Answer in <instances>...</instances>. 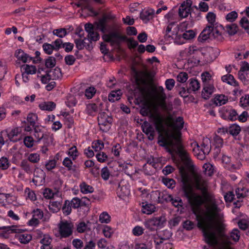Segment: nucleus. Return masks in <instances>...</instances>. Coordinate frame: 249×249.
<instances>
[{"label":"nucleus","mask_w":249,"mask_h":249,"mask_svg":"<svg viewBox=\"0 0 249 249\" xmlns=\"http://www.w3.org/2000/svg\"><path fill=\"white\" fill-rule=\"evenodd\" d=\"M194 180L196 189L201 192L204 204L203 208L200 206L199 213H194L196 218H222L223 214L218 206V200L208 191L207 181L199 175L195 176Z\"/></svg>","instance_id":"obj_1"},{"label":"nucleus","mask_w":249,"mask_h":249,"mask_svg":"<svg viewBox=\"0 0 249 249\" xmlns=\"http://www.w3.org/2000/svg\"><path fill=\"white\" fill-rule=\"evenodd\" d=\"M197 221V227L202 231L205 242L210 246L213 247L217 244V240L215 233V231L221 236L225 237L224 243L230 246L231 244L229 241V236L224 233L226 225L221 220L222 219H196Z\"/></svg>","instance_id":"obj_2"},{"label":"nucleus","mask_w":249,"mask_h":249,"mask_svg":"<svg viewBox=\"0 0 249 249\" xmlns=\"http://www.w3.org/2000/svg\"><path fill=\"white\" fill-rule=\"evenodd\" d=\"M182 189L184 196L187 198L194 213H200V206L203 204L204 200L201 195L193 192L191 179L188 173L183 171L182 168L180 170Z\"/></svg>","instance_id":"obj_3"},{"label":"nucleus","mask_w":249,"mask_h":249,"mask_svg":"<svg viewBox=\"0 0 249 249\" xmlns=\"http://www.w3.org/2000/svg\"><path fill=\"white\" fill-rule=\"evenodd\" d=\"M181 133L177 132L175 134H172L170 136L175 141V144L173 148L170 149L168 151L172 153L175 152L180 158L181 160L187 165L190 164L192 160H191L189 153L185 149L182 143L181 140Z\"/></svg>","instance_id":"obj_4"},{"label":"nucleus","mask_w":249,"mask_h":249,"mask_svg":"<svg viewBox=\"0 0 249 249\" xmlns=\"http://www.w3.org/2000/svg\"><path fill=\"white\" fill-rule=\"evenodd\" d=\"M102 38L104 41L109 42L111 45H119L121 41H125L127 37L121 35L118 32H111L108 34H104L102 36Z\"/></svg>","instance_id":"obj_5"},{"label":"nucleus","mask_w":249,"mask_h":249,"mask_svg":"<svg viewBox=\"0 0 249 249\" xmlns=\"http://www.w3.org/2000/svg\"><path fill=\"white\" fill-rule=\"evenodd\" d=\"M167 120L168 126L174 130L172 134L181 133L180 131L183 128L184 123L182 117H178L175 120L172 116L169 115L167 117Z\"/></svg>","instance_id":"obj_6"},{"label":"nucleus","mask_w":249,"mask_h":249,"mask_svg":"<svg viewBox=\"0 0 249 249\" xmlns=\"http://www.w3.org/2000/svg\"><path fill=\"white\" fill-rule=\"evenodd\" d=\"M166 219H146L144 222L145 227L151 231L162 228L166 222Z\"/></svg>","instance_id":"obj_7"},{"label":"nucleus","mask_w":249,"mask_h":249,"mask_svg":"<svg viewBox=\"0 0 249 249\" xmlns=\"http://www.w3.org/2000/svg\"><path fill=\"white\" fill-rule=\"evenodd\" d=\"M59 232L62 238L70 237L72 234L73 225L67 221H61L59 224Z\"/></svg>","instance_id":"obj_8"},{"label":"nucleus","mask_w":249,"mask_h":249,"mask_svg":"<svg viewBox=\"0 0 249 249\" xmlns=\"http://www.w3.org/2000/svg\"><path fill=\"white\" fill-rule=\"evenodd\" d=\"M192 2L191 0H187L183 2L178 10V16L181 18H185L189 14L190 15Z\"/></svg>","instance_id":"obj_9"},{"label":"nucleus","mask_w":249,"mask_h":249,"mask_svg":"<svg viewBox=\"0 0 249 249\" xmlns=\"http://www.w3.org/2000/svg\"><path fill=\"white\" fill-rule=\"evenodd\" d=\"M1 231L0 232V236L5 239L9 238L10 234L13 232H20L22 231L17 226L12 225L8 226H2L0 227Z\"/></svg>","instance_id":"obj_10"},{"label":"nucleus","mask_w":249,"mask_h":249,"mask_svg":"<svg viewBox=\"0 0 249 249\" xmlns=\"http://www.w3.org/2000/svg\"><path fill=\"white\" fill-rule=\"evenodd\" d=\"M159 133L158 138V143L159 145L163 147L169 146L171 148H173L175 144V141L170 136L172 133L168 135L167 138L164 137L161 133Z\"/></svg>","instance_id":"obj_11"},{"label":"nucleus","mask_w":249,"mask_h":249,"mask_svg":"<svg viewBox=\"0 0 249 249\" xmlns=\"http://www.w3.org/2000/svg\"><path fill=\"white\" fill-rule=\"evenodd\" d=\"M151 118L153 119L156 130L159 133H162L164 130V120L159 113L151 114Z\"/></svg>","instance_id":"obj_12"},{"label":"nucleus","mask_w":249,"mask_h":249,"mask_svg":"<svg viewBox=\"0 0 249 249\" xmlns=\"http://www.w3.org/2000/svg\"><path fill=\"white\" fill-rule=\"evenodd\" d=\"M34 136L37 139V142H39L42 139L51 141L52 138L49 133L44 132L43 128L40 126L36 125L34 127Z\"/></svg>","instance_id":"obj_13"},{"label":"nucleus","mask_w":249,"mask_h":249,"mask_svg":"<svg viewBox=\"0 0 249 249\" xmlns=\"http://www.w3.org/2000/svg\"><path fill=\"white\" fill-rule=\"evenodd\" d=\"M107 115L103 113L98 117V124L101 130L106 132L109 130L110 128V124H111V119L109 120L107 119Z\"/></svg>","instance_id":"obj_14"},{"label":"nucleus","mask_w":249,"mask_h":249,"mask_svg":"<svg viewBox=\"0 0 249 249\" xmlns=\"http://www.w3.org/2000/svg\"><path fill=\"white\" fill-rule=\"evenodd\" d=\"M155 13V10L152 8L144 9L140 13V18L145 23H147L150 20L153 19Z\"/></svg>","instance_id":"obj_15"},{"label":"nucleus","mask_w":249,"mask_h":249,"mask_svg":"<svg viewBox=\"0 0 249 249\" xmlns=\"http://www.w3.org/2000/svg\"><path fill=\"white\" fill-rule=\"evenodd\" d=\"M213 29L211 26H206L199 35L198 41L203 42L208 39H212V32Z\"/></svg>","instance_id":"obj_16"},{"label":"nucleus","mask_w":249,"mask_h":249,"mask_svg":"<svg viewBox=\"0 0 249 249\" xmlns=\"http://www.w3.org/2000/svg\"><path fill=\"white\" fill-rule=\"evenodd\" d=\"M224 110V112L222 115V117L223 119L225 120H230L231 121H234L237 120L238 113L235 109L232 108H226Z\"/></svg>","instance_id":"obj_17"},{"label":"nucleus","mask_w":249,"mask_h":249,"mask_svg":"<svg viewBox=\"0 0 249 249\" xmlns=\"http://www.w3.org/2000/svg\"><path fill=\"white\" fill-rule=\"evenodd\" d=\"M4 133V136H7L10 141L13 142H17L19 139L15 138V137L18 136L21 132V129L20 127H15L9 132L8 133L7 131H3Z\"/></svg>","instance_id":"obj_18"},{"label":"nucleus","mask_w":249,"mask_h":249,"mask_svg":"<svg viewBox=\"0 0 249 249\" xmlns=\"http://www.w3.org/2000/svg\"><path fill=\"white\" fill-rule=\"evenodd\" d=\"M15 56L18 60L21 61L23 63L30 62L33 58V57H31L25 53L21 49L17 50L15 53Z\"/></svg>","instance_id":"obj_19"},{"label":"nucleus","mask_w":249,"mask_h":249,"mask_svg":"<svg viewBox=\"0 0 249 249\" xmlns=\"http://www.w3.org/2000/svg\"><path fill=\"white\" fill-rule=\"evenodd\" d=\"M20 166L25 173L28 174H32L34 170L33 165L27 159L21 160Z\"/></svg>","instance_id":"obj_20"},{"label":"nucleus","mask_w":249,"mask_h":249,"mask_svg":"<svg viewBox=\"0 0 249 249\" xmlns=\"http://www.w3.org/2000/svg\"><path fill=\"white\" fill-rule=\"evenodd\" d=\"M219 28L225 31L230 36H233L236 34L238 31V26L235 23L228 24L224 27L220 25Z\"/></svg>","instance_id":"obj_21"},{"label":"nucleus","mask_w":249,"mask_h":249,"mask_svg":"<svg viewBox=\"0 0 249 249\" xmlns=\"http://www.w3.org/2000/svg\"><path fill=\"white\" fill-rule=\"evenodd\" d=\"M211 140L208 138H205L203 139L200 146V150L202 153L208 154L211 151Z\"/></svg>","instance_id":"obj_22"},{"label":"nucleus","mask_w":249,"mask_h":249,"mask_svg":"<svg viewBox=\"0 0 249 249\" xmlns=\"http://www.w3.org/2000/svg\"><path fill=\"white\" fill-rule=\"evenodd\" d=\"M80 201H81L80 203L81 205V207L80 208V211H83V215L86 216L89 210V206L90 203V200L86 197H84L80 199Z\"/></svg>","instance_id":"obj_23"},{"label":"nucleus","mask_w":249,"mask_h":249,"mask_svg":"<svg viewBox=\"0 0 249 249\" xmlns=\"http://www.w3.org/2000/svg\"><path fill=\"white\" fill-rule=\"evenodd\" d=\"M214 89L215 88L212 85H205L201 93L202 98L206 100L209 99L213 92Z\"/></svg>","instance_id":"obj_24"},{"label":"nucleus","mask_w":249,"mask_h":249,"mask_svg":"<svg viewBox=\"0 0 249 249\" xmlns=\"http://www.w3.org/2000/svg\"><path fill=\"white\" fill-rule=\"evenodd\" d=\"M191 146H194L195 147L193 148V152L194 153V155L196 156L198 159L203 160L205 158L207 154H205L201 151L200 150V145L196 142H194L192 143Z\"/></svg>","instance_id":"obj_25"},{"label":"nucleus","mask_w":249,"mask_h":249,"mask_svg":"<svg viewBox=\"0 0 249 249\" xmlns=\"http://www.w3.org/2000/svg\"><path fill=\"white\" fill-rule=\"evenodd\" d=\"M117 194L119 197L128 196L130 194V186L128 184L121 186L117 189Z\"/></svg>","instance_id":"obj_26"},{"label":"nucleus","mask_w":249,"mask_h":249,"mask_svg":"<svg viewBox=\"0 0 249 249\" xmlns=\"http://www.w3.org/2000/svg\"><path fill=\"white\" fill-rule=\"evenodd\" d=\"M18 227L19 229V227ZM20 229H21L22 231H21V232H18L19 233H20L18 236V241L21 244H26L32 240V236L30 234H28L26 232L22 233V231H23L24 230L20 228Z\"/></svg>","instance_id":"obj_27"},{"label":"nucleus","mask_w":249,"mask_h":249,"mask_svg":"<svg viewBox=\"0 0 249 249\" xmlns=\"http://www.w3.org/2000/svg\"><path fill=\"white\" fill-rule=\"evenodd\" d=\"M221 80L223 82L226 83L231 86L236 87L239 85L238 83L231 74H227L221 77Z\"/></svg>","instance_id":"obj_28"},{"label":"nucleus","mask_w":249,"mask_h":249,"mask_svg":"<svg viewBox=\"0 0 249 249\" xmlns=\"http://www.w3.org/2000/svg\"><path fill=\"white\" fill-rule=\"evenodd\" d=\"M188 83V92H191V91H196L199 89L200 84L196 78L190 79Z\"/></svg>","instance_id":"obj_29"},{"label":"nucleus","mask_w":249,"mask_h":249,"mask_svg":"<svg viewBox=\"0 0 249 249\" xmlns=\"http://www.w3.org/2000/svg\"><path fill=\"white\" fill-rule=\"evenodd\" d=\"M80 198L77 197H73L71 201H69L70 204L73 209H77L79 216H84L83 215V211H80V208L81 207Z\"/></svg>","instance_id":"obj_30"},{"label":"nucleus","mask_w":249,"mask_h":249,"mask_svg":"<svg viewBox=\"0 0 249 249\" xmlns=\"http://www.w3.org/2000/svg\"><path fill=\"white\" fill-rule=\"evenodd\" d=\"M39 108L42 110L52 111L56 107V104L52 101L44 102L39 105Z\"/></svg>","instance_id":"obj_31"},{"label":"nucleus","mask_w":249,"mask_h":249,"mask_svg":"<svg viewBox=\"0 0 249 249\" xmlns=\"http://www.w3.org/2000/svg\"><path fill=\"white\" fill-rule=\"evenodd\" d=\"M213 145L215 146V148L216 150V153L220 152V148L223 145V140L219 136L215 135L213 137Z\"/></svg>","instance_id":"obj_32"},{"label":"nucleus","mask_w":249,"mask_h":249,"mask_svg":"<svg viewBox=\"0 0 249 249\" xmlns=\"http://www.w3.org/2000/svg\"><path fill=\"white\" fill-rule=\"evenodd\" d=\"M122 92L121 90L112 91L108 96V99L109 102H114L121 98Z\"/></svg>","instance_id":"obj_33"},{"label":"nucleus","mask_w":249,"mask_h":249,"mask_svg":"<svg viewBox=\"0 0 249 249\" xmlns=\"http://www.w3.org/2000/svg\"><path fill=\"white\" fill-rule=\"evenodd\" d=\"M143 131L146 135H148V139L150 140H153L155 136V129L150 124H148L143 128Z\"/></svg>","instance_id":"obj_34"},{"label":"nucleus","mask_w":249,"mask_h":249,"mask_svg":"<svg viewBox=\"0 0 249 249\" xmlns=\"http://www.w3.org/2000/svg\"><path fill=\"white\" fill-rule=\"evenodd\" d=\"M44 213L40 209L36 208L32 210L30 212H27L26 216H32V218H43Z\"/></svg>","instance_id":"obj_35"},{"label":"nucleus","mask_w":249,"mask_h":249,"mask_svg":"<svg viewBox=\"0 0 249 249\" xmlns=\"http://www.w3.org/2000/svg\"><path fill=\"white\" fill-rule=\"evenodd\" d=\"M228 98L223 94L217 95L214 98V103L217 106L225 104L228 102Z\"/></svg>","instance_id":"obj_36"},{"label":"nucleus","mask_w":249,"mask_h":249,"mask_svg":"<svg viewBox=\"0 0 249 249\" xmlns=\"http://www.w3.org/2000/svg\"><path fill=\"white\" fill-rule=\"evenodd\" d=\"M177 12L178 10L177 8L174 7L166 15H165L164 17L168 20V22H172L173 20H175L177 19Z\"/></svg>","instance_id":"obj_37"},{"label":"nucleus","mask_w":249,"mask_h":249,"mask_svg":"<svg viewBox=\"0 0 249 249\" xmlns=\"http://www.w3.org/2000/svg\"><path fill=\"white\" fill-rule=\"evenodd\" d=\"M219 27L214 26L212 32V39H215L218 41H222L224 39V37L222 33L219 31L218 28Z\"/></svg>","instance_id":"obj_38"},{"label":"nucleus","mask_w":249,"mask_h":249,"mask_svg":"<svg viewBox=\"0 0 249 249\" xmlns=\"http://www.w3.org/2000/svg\"><path fill=\"white\" fill-rule=\"evenodd\" d=\"M249 189L246 187H238L235 190V193L238 198H244L248 196Z\"/></svg>","instance_id":"obj_39"},{"label":"nucleus","mask_w":249,"mask_h":249,"mask_svg":"<svg viewBox=\"0 0 249 249\" xmlns=\"http://www.w3.org/2000/svg\"><path fill=\"white\" fill-rule=\"evenodd\" d=\"M201 11L199 9L195 7V10L191 8L190 15V18L191 20L194 21L195 20H199L200 18L201 17Z\"/></svg>","instance_id":"obj_40"},{"label":"nucleus","mask_w":249,"mask_h":249,"mask_svg":"<svg viewBox=\"0 0 249 249\" xmlns=\"http://www.w3.org/2000/svg\"><path fill=\"white\" fill-rule=\"evenodd\" d=\"M206 18L210 24V25L207 26H211L213 29V27L216 25V15L212 12H208L206 15Z\"/></svg>","instance_id":"obj_41"},{"label":"nucleus","mask_w":249,"mask_h":249,"mask_svg":"<svg viewBox=\"0 0 249 249\" xmlns=\"http://www.w3.org/2000/svg\"><path fill=\"white\" fill-rule=\"evenodd\" d=\"M80 190L84 194L91 193L94 191V188L90 185L87 184L85 182H83L80 185Z\"/></svg>","instance_id":"obj_42"},{"label":"nucleus","mask_w":249,"mask_h":249,"mask_svg":"<svg viewBox=\"0 0 249 249\" xmlns=\"http://www.w3.org/2000/svg\"><path fill=\"white\" fill-rule=\"evenodd\" d=\"M37 120V116L36 114L30 113L27 117V121L28 124L32 125V127L36 126V122Z\"/></svg>","instance_id":"obj_43"},{"label":"nucleus","mask_w":249,"mask_h":249,"mask_svg":"<svg viewBox=\"0 0 249 249\" xmlns=\"http://www.w3.org/2000/svg\"><path fill=\"white\" fill-rule=\"evenodd\" d=\"M72 207L70 204L69 200H66L62 208V211L65 216H68L71 212Z\"/></svg>","instance_id":"obj_44"},{"label":"nucleus","mask_w":249,"mask_h":249,"mask_svg":"<svg viewBox=\"0 0 249 249\" xmlns=\"http://www.w3.org/2000/svg\"><path fill=\"white\" fill-rule=\"evenodd\" d=\"M240 131L241 128L237 124H232L229 127V133L233 137H236Z\"/></svg>","instance_id":"obj_45"},{"label":"nucleus","mask_w":249,"mask_h":249,"mask_svg":"<svg viewBox=\"0 0 249 249\" xmlns=\"http://www.w3.org/2000/svg\"><path fill=\"white\" fill-rule=\"evenodd\" d=\"M21 69L24 71V72L28 74H35L36 71V67L33 65H23L22 66Z\"/></svg>","instance_id":"obj_46"},{"label":"nucleus","mask_w":249,"mask_h":249,"mask_svg":"<svg viewBox=\"0 0 249 249\" xmlns=\"http://www.w3.org/2000/svg\"><path fill=\"white\" fill-rule=\"evenodd\" d=\"M171 202L172 205L175 207H178L179 206L182 207L183 205V201L182 199L179 197H175L171 195L170 198L169 199V201Z\"/></svg>","instance_id":"obj_47"},{"label":"nucleus","mask_w":249,"mask_h":249,"mask_svg":"<svg viewBox=\"0 0 249 249\" xmlns=\"http://www.w3.org/2000/svg\"><path fill=\"white\" fill-rule=\"evenodd\" d=\"M160 197V191L159 190L153 191L149 194L148 200L152 202L158 203Z\"/></svg>","instance_id":"obj_48"},{"label":"nucleus","mask_w":249,"mask_h":249,"mask_svg":"<svg viewBox=\"0 0 249 249\" xmlns=\"http://www.w3.org/2000/svg\"><path fill=\"white\" fill-rule=\"evenodd\" d=\"M240 237V231L237 229L234 228L230 232V236H229V240L230 238L233 241L236 242L239 241Z\"/></svg>","instance_id":"obj_49"},{"label":"nucleus","mask_w":249,"mask_h":249,"mask_svg":"<svg viewBox=\"0 0 249 249\" xmlns=\"http://www.w3.org/2000/svg\"><path fill=\"white\" fill-rule=\"evenodd\" d=\"M96 28L99 29L102 33H105L106 30V19L105 18L100 19L96 22Z\"/></svg>","instance_id":"obj_50"},{"label":"nucleus","mask_w":249,"mask_h":249,"mask_svg":"<svg viewBox=\"0 0 249 249\" xmlns=\"http://www.w3.org/2000/svg\"><path fill=\"white\" fill-rule=\"evenodd\" d=\"M53 34L59 38H63L67 35L68 33L65 28H59L54 30Z\"/></svg>","instance_id":"obj_51"},{"label":"nucleus","mask_w":249,"mask_h":249,"mask_svg":"<svg viewBox=\"0 0 249 249\" xmlns=\"http://www.w3.org/2000/svg\"><path fill=\"white\" fill-rule=\"evenodd\" d=\"M155 207L154 205L152 204H146L142 206V212L143 213L150 214L155 211Z\"/></svg>","instance_id":"obj_52"},{"label":"nucleus","mask_w":249,"mask_h":249,"mask_svg":"<svg viewBox=\"0 0 249 249\" xmlns=\"http://www.w3.org/2000/svg\"><path fill=\"white\" fill-rule=\"evenodd\" d=\"M104 147V143L101 140L94 141L92 143V148L95 151H99Z\"/></svg>","instance_id":"obj_53"},{"label":"nucleus","mask_w":249,"mask_h":249,"mask_svg":"<svg viewBox=\"0 0 249 249\" xmlns=\"http://www.w3.org/2000/svg\"><path fill=\"white\" fill-rule=\"evenodd\" d=\"M239 105L243 107L249 106V94H245L241 97Z\"/></svg>","instance_id":"obj_54"},{"label":"nucleus","mask_w":249,"mask_h":249,"mask_svg":"<svg viewBox=\"0 0 249 249\" xmlns=\"http://www.w3.org/2000/svg\"><path fill=\"white\" fill-rule=\"evenodd\" d=\"M160 106L162 110L165 111H170L173 109V106L171 104H167L165 101V97L160 102Z\"/></svg>","instance_id":"obj_55"},{"label":"nucleus","mask_w":249,"mask_h":249,"mask_svg":"<svg viewBox=\"0 0 249 249\" xmlns=\"http://www.w3.org/2000/svg\"><path fill=\"white\" fill-rule=\"evenodd\" d=\"M50 72L52 73L53 80L58 79L62 76L61 69L58 67H56L52 71H51Z\"/></svg>","instance_id":"obj_56"},{"label":"nucleus","mask_w":249,"mask_h":249,"mask_svg":"<svg viewBox=\"0 0 249 249\" xmlns=\"http://www.w3.org/2000/svg\"><path fill=\"white\" fill-rule=\"evenodd\" d=\"M240 24L246 32L249 34V21L246 17H243L240 21Z\"/></svg>","instance_id":"obj_57"},{"label":"nucleus","mask_w":249,"mask_h":249,"mask_svg":"<svg viewBox=\"0 0 249 249\" xmlns=\"http://www.w3.org/2000/svg\"><path fill=\"white\" fill-rule=\"evenodd\" d=\"M238 17V14L235 11H231L226 16V19L227 21L231 22L234 21Z\"/></svg>","instance_id":"obj_58"},{"label":"nucleus","mask_w":249,"mask_h":249,"mask_svg":"<svg viewBox=\"0 0 249 249\" xmlns=\"http://www.w3.org/2000/svg\"><path fill=\"white\" fill-rule=\"evenodd\" d=\"M10 165V162L8 159L4 157L0 158V168L2 170L7 169Z\"/></svg>","instance_id":"obj_59"},{"label":"nucleus","mask_w":249,"mask_h":249,"mask_svg":"<svg viewBox=\"0 0 249 249\" xmlns=\"http://www.w3.org/2000/svg\"><path fill=\"white\" fill-rule=\"evenodd\" d=\"M203 167L204 169L205 174L208 176H211L213 174L214 169L211 164L209 163H205Z\"/></svg>","instance_id":"obj_60"},{"label":"nucleus","mask_w":249,"mask_h":249,"mask_svg":"<svg viewBox=\"0 0 249 249\" xmlns=\"http://www.w3.org/2000/svg\"><path fill=\"white\" fill-rule=\"evenodd\" d=\"M42 48L44 52L47 54H51L53 53L54 48L52 44L45 43L42 45Z\"/></svg>","instance_id":"obj_61"},{"label":"nucleus","mask_w":249,"mask_h":249,"mask_svg":"<svg viewBox=\"0 0 249 249\" xmlns=\"http://www.w3.org/2000/svg\"><path fill=\"white\" fill-rule=\"evenodd\" d=\"M27 160L31 163H36L39 161L40 156L37 153H32L28 156Z\"/></svg>","instance_id":"obj_62"},{"label":"nucleus","mask_w":249,"mask_h":249,"mask_svg":"<svg viewBox=\"0 0 249 249\" xmlns=\"http://www.w3.org/2000/svg\"><path fill=\"white\" fill-rule=\"evenodd\" d=\"M56 64L55 58L53 56H49L45 60V66L48 68H51L55 66Z\"/></svg>","instance_id":"obj_63"},{"label":"nucleus","mask_w":249,"mask_h":249,"mask_svg":"<svg viewBox=\"0 0 249 249\" xmlns=\"http://www.w3.org/2000/svg\"><path fill=\"white\" fill-rule=\"evenodd\" d=\"M151 244L150 242L148 243H137L135 246V249H151Z\"/></svg>","instance_id":"obj_64"}]
</instances>
